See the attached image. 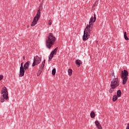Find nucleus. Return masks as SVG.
Here are the masks:
<instances>
[{
	"mask_svg": "<svg viewBox=\"0 0 129 129\" xmlns=\"http://www.w3.org/2000/svg\"><path fill=\"white\" fill-rule=\"evenodd\" d=\"M42 10H43V6L40 5L38 7L35 16L33 18V20L31 24V27H35V25L38 24V21L40 20V18H41V12H42Z\"/></svg>",
	"mask_w": 129,
	"mask_h": 129,
	"instance_id": "obj_1",
	"label": "nucleus"
},
{
	"mask_svg": "<svg viewBox=\"0 0 129 129\" xmlns=\"http://www.w3.org/2000/svg\"><path fill=\"white\" fill-rule=\"evenodd\" d=\"M56 41V37L53 35L52 33H49L47 39L46 40V45L47 48L51 49L52 45H54Z\"/></svg>",
	"mask_w": 129,
	"mask_h": 129,
	"instance_id": "obj_2",
	"label": "nucleus"
},
{
	"mask_svg": "<svg viewBox=\"0 0 129 129\" xmlns=\"http://www.w3.org/2000/svg\"><path fill=\"white\" fill-rule=\"evenodd\" d=\"M1 93L2 96L1 97V102H5V100H9V93L8 92V89L6 87H4Z\"/></svg>",
	"mask_w": 129,
	"mask_h": 129,
	"instance_id": "obj_3",
	"label": "nucleus"
},
{
	"mask_svg": "<svg viewBox=\"0 0 129 129\" xmlns=\"http://www.w3.org/2000/svg\"><path fill=\"white\" fill-rule=\"evenodd\" d=\"M119 86V81H118V78H113L111 82L110 87L112 88H116Z\"/></svg>",
	"mask_w": 129,
	"mask_h": 129,
	"instance_id": "obj_4",
	"label": "nucleus"
},
{
	"mask_svg": "<svg viewBox=\"0 0 129 129\" xmlns=\"http://www.w3.org/2000/svg\"><path fill=\"white\" fill-rule=\"evenodd\" d=\"M42 60L41 57H39V56L36 55L34 57L33 62L32 63V67H34V66H37V65H39L41 63V61Z\"/></svg>",
	"mask_w": 129,
	"mask_h": 129,
	"instance_id": "obj_5",
	"label": "nucleus"
},
{
	"mask_svg": "<svg viewBox=\"0 0 129 129\" xmlns=\"http://www.w3.org/2000/svg\"><path fill=\"white\" fill-rule=\"evenodd\" d=\"M45 63H46V59H44L41 64V67L39 68L38 73L37 74V76H40V75H41V73H42L44 69V67H45Z\"/></svg>",
	"mask_w": 129,
	"mask_h": 129,
	"instance_id": "obj_6",
	"label": "nucleus"
},
{
	"mask_svg": "<svg viewBox=\"0 0 129 129\" xmlns=\"http://www.w3.org/2000/svg\"><path fill=\"white\" fill-rule=\"evenodd\" d=\"M96 21V15L95 14H94V17H91L89 21V24L90 25L93 26V24L95 23V21Z\"/></svg>",
	"mask_w": 129,
	"mask_h": 129,
	"instance_id": "obj_7",
	"label": "nucleus"
},
{
	"mask_svg": "<svg viewBox=\"0 0 129 129\" xmlns=\"http://www.w3.org/2000/svg\"><path fill=\"white\" fill-rule=\"evenodd\" d=\"M93 25H90V24L87 26L86 28H85L84 33H90L91 32V27Z\"/></svg>",
	"mask_w": 129,
	"mask_h": 129,
	"instance_id": "obj_8",
	"label": "nucleus"
},
{
	"mask_svg": "<svg viewBox=\"0 0 129 129\" xmlns=\"http://www.w3.org/2000/svg\"><path fill=\"white\" fill-rule=\"evenodd\" d=\"M128 76V72L127 71L124 70L123 71H121V77L123 78V77H127Z\"/></svg>",
	"mask_w": 129,
	"mask_h": 129,
	"instance_id": "obj_9",
	"label": "nucleus"
},
{
	"mask_svg": "<svg viewBox=\"0 0 129 129\" xmlns=\"http://www.w3.org/2000/svg\"><path fill=\"white\" fill-rule=\"evenodd\" d=\"M89 38V33H84V35L83 36V41H86L88 40Z\"/></svg>",
	"mask_w": 129,
	"mask_h": 129,
	"instance_id": "obj_10",
	"label": "nucleus"
},
{
	"mask_svg": "<svg viewBox=\"0 0 129 129\" xmlns=\"http://www.w3.org/2000/svg\"><path fill=\"white\" fill-rule=\"evenodd\" d=\"M30 67V61H27L26 62L23 67V69H24V70H27V69H29V68Z\"/></svg>",
	"mask_w": 129,
	"mask_h": 129,
	"instance_id": "obj_11",
	"label": "nucleus"
},
{
	"mask_svg": "<svg viewBox=\"0 0 129 129\" xmlns=\"http://www.w3.org/2000/svg\"><path fill=\"white\" fill-rule=\"evenodd\" d=\"M25 75V69H20V77H23Z\"/></svg>",
	"mask_w": 129,
	"mask_h": 129,
	"instance_id": "obj_12",
	"label": "nucleus"
},
{
	"mask_svg": "<svg viewBox=\"0 0 129 129\" xmlns=\"http://www.w3.org/2000/svg\"><path fill=\"white\" fill-rule=\"evenodd\" d=\"M95 123L97 126V127L98 129H102V127L101 126V124H100V123H99V122H98V120H96L95 121Z\"/></svg>",
	"mask_w": 129,
	"mask_h": 129,
	"instance_id": "obj_13",
	"label": "nucleus"
},
{
	"mask_svg": "<svg viewBox=\"0 0 129 129\" xmlns=\"http://www.w3.org/2000/svg\"><path fill=\"white\" fill-rule=\"evenodd\" d=\"M123 80H122V84L123 85H124L125 84H126V82H127V77H123Z\"/></svg>",
	"mask_w": 129,
	"mask_h": 129,
	"instance_id": "obj_14",
	"label": "nucleus"
},
{
	"mask_svg": "<svg viewBox=\"0 0 129 129\" xmlns=\"http://www.w3.org/2000/svg\"><path fill=\"white\" fill-rule=\"evenodd\" d=\"M82 63V61L80 60L77 59L76 60V64L78 65V67H79L80 66V63Z\"/></svg>",
	"mask_w": 129,
	"mask_h": 129,
	"instance_id": "obj_15",
	"label": "nucleus"
},
{
	"mask_svg": "<svg viewBox=\"0 0 129 129\" xmlns=\"http://www.w3.org/2000/svg\"><path fill=\"white\" fill-rule=\"evenodd\" d=\"M90 116L92 118H94V117H95V113H94V111H92L91 112Z\"/></svg>",
	"mask_w": 129,
	"mask_h": 129,
	"instance_id": "obj_16",
	"label": "nucleus"
},
{
	"mask_svg": "<svg viewBox=\"0 0 129 129\" xmlns=\"http://www.w3.org/2000/svg\"><path fill=\"white\" fill-rule=\"evenodd\" d=\"M121 96V91L120 90H118L117 91V96H118V97H120V96Z\"/></svg>",
	"mask_w": 129,
	"mask_h": 129,
	"instance_id": "obj_17",
	"label": "nucleus"
},
{
	"mask_svg": "<svg viewBox=\"0 0 129 129\" xmlns=\"http://www.w3.org/2000/svg\"><path fill=\"white\" fill-rule=\"evenodd\" d=\"M117 96L116 95H114L112 97L113 101H116V100H117Z\"/></svg>",
	"mask_w": 129,
	"mask_h": 129,
	"instance_id": "obj_18",
	"label": "nucleus"
},
{
	"mask_svg": "<svg viewBox=\"0 0 129 129\" xmlns=\"http://www.w3.org/2000/svg\"><path fill=\"white\" fill-rule=\"evenodd\" d=\"M114 89H115V88H113L112 87H111V88H110L109 90V93H112V92L114 91Z\"/></svg>",
	"mask_w": 129,
	"mask_h": 129,
	"instance_id": "obj_19",
	"label": "nucleus"
},
{
	"mask_svg": "<svg viewBox=\"0 0 129 129\" xmlns=\"http://www.w3.org/2000/svg\"><path fill=\"white\" fill-rule=\"evenodd\" d=\"M124 38L126 41H128L129 39L128 37H127V35L126 34V33H124Z\"/></svg>",
	"mask_w": 129,
	"mask_h": 129,
	"instance_id": "obj_20",
	"label": "nucleus"
},
{
	"mask_svg": "<svg viewBox=\"0 0 129 129\" xmlns=\"http://www.w3.org/2000/svg\"><path fill=\"white\" fill-rule=\"evenodd\" d=\"M68 73H69V76H71V75H72V69H69L68 70Z\"/></svg>",
	"mask_w": 129,
	"mask_h": 129,
	"instance_id": "obj_21",
	"label": "nucleus"
},
{
	"mask_svg": "<svg viewBox=\"0 0 129 129\" xmlns=\"http://www.w3.org/2000/svg\"><path fill=\"white\" fill-rule=\"evenodd\" d=\"M56 74V69H53L52 70V75H55Z\"/></svg>",
	"mask_w": 129,
	"mask_h": 129,
	"instance_id": "obj_22",
	"label": "nucleus"
},
{
	"mask_svg": "<svg viewBox=\"0 0 129 129\" xmlns=\"http://www.w3.org/2000/svg\"><path fill=\"white\" fill-rule=\"evenodd\" d=\"M58 50V47H56L53 51H52V53H54L55 54H56L57 51Z\"/></svg>",
	"mask_w": 129,
	"mask_h": 129,
	"instance_id": "obj_23",
	"label": "nucleus"
},
{
	"mask_svg": "<svg viewBox=\"0 0 129 129\" xmlns=\"http://www.w3.org/2000/svg\"><path fill=\"white\" fill-rule=\"evenodd\" d=\"M54 54H55L54 52H53V51H52L50 54V57H51V58H53V57H54Z\"/></svg>",
	"mask_w": 129,
	"mask_h": 129,
	"instance_id": "obj_24",
	"label": "nucleus"
},
{
	"mask_svg": "<svg viewBox=\"0 0 129 129\" xmlns=\"http://www.w3.org/2000/svg\"><path fill=\"white\" fill-rule=\"evenodd\" d=\"M111 76H113L114 78H116L115 75H114V72L112 71V72H111Z\"/></svg>",
	"mask_w": 129,
	"mask_h": 129,
	"instance_id": "obj_25",
	"label": "nucleus"
},
{
	"mask_svg": "<svg viewBox=\"0 0 129 129\" xmlns=\"http://www.w3.org/2000/svg\"><path fill=\"white\" fill-rule=\"evenodd\" d=\"M48 25L49 26H51V25H52V20H49Z\"/></svg>",
	"mask_w": 129,
	"mask_h": 129,
	"instance_id": "obj_26",
	"label": "nucleus"
},
{
	"mask_svg": "<svg viewBox=\"0 0 129 129\" xmlns=\"http://www.w3.org/2000/svg\"><path fill=\"white\" fill-rule=\"evenodd\" d=\"M3 78H4V76L0 75V81H1V80H3Z\"/></svg>",
	"mask_w": 129,
	"mask_h": 129,
	"instance_id": "obj_27",
	"label": "nucleus"
},
{
	"mask_svg": "<svg viewBox=\"0 0 129 129\" xmlns=\"http://www.w3.org/2000/svg\"><path fill=\"white\" fill-rule=\"evenodd\" d=\"M23 63L22 62L21 64L20 69H24V67L23 66Z\"/></svg>",
	"mask_w": 129,
	"mask_h": 129,
	"instance_id": "obj_28",
	"label": "nucleus"
},
{
	"mask_svg": "<svg viewBox=\"0 0 129 129\" xmlns=\"http://www.w3.org/2000/svg\"><path fill=\"white\" fill-rule=\"evenodd\" d=\"M52 57L51 56H49L48 58V62H50V60H52Z\"/></svg>",
	"mask_w": 129,
	"mask_h": 129,
	"instance_id": "obj_29",
	"label": "nucleus"
},
{
	"mask_svg": "<svg viewBox=\"0 0 129 129\" xmlns=\"http://www.w3.org/2000/svg\"><path fill=\"white\" fill-rule=\"evenodd\" d=\"M126 129H129V123L127 124Z\"/></svg>",
	"mask_w": 129,
	"mask_h": 129,
	"instance_id": "obj_30",
	"label": "nucleus"
},
{
	"mask_svg": "<svg viewBox=\"0 0 129 129\" xmlns=\"http://www.w3.org/2000/svg\"><path fill=\"white\" fill-rule=\"evenodd\" d=\"M29 28H30V26L29 25H27V28L29 29Z\"/></svg>",
	"mask_w": 129,
	"mask_h": 129,
	"instance_id": "obj_31",
	"label": "nucleus"
},
{
	"mask_svg": "<svg viewBox=\"0 0 129 129\" xmlns=\"http://www.w3.org/2000/svg\"><path fill=\"white\" fill-rule=\"evenodd\" d=\"M23 60H25V59H26V57L25 56H23Z\"/></svg>",
	"mask_w": 129,
	"mask_h": 129,
	"instance_id": "obj_32",
	"label": "nucleus"
},
{
	"mask_svg": "<svg viewBox=\"0 0 129 129\" xmlns=\"http://www.w3.org/2000/svg\"><path fill=\"white\" fill-rule=\"evenodd\" d=\"M97 43H98V41H96V43L97 44Z\"/></svg>",
	"mask_w": 129,
	"mask_h": 129,
	"instance_id": "obj_33",
	"label": "nucleus"
}]
</instances>
